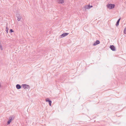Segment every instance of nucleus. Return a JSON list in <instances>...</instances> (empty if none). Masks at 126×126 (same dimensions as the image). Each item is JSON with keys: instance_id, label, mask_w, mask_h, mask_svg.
I'll list each match as a JSON object with an SVG mask.
<instances>
[{"instance_id": "obj_16", "label": "nucleus", "mask_w": 126, "mask_h": 126, "mask_svg": "<svg viewBox=\"0 0 126 126\" xmlns=\"http://www.w3.org/2000/svg\"><path fill=\"white\" fill-rule=\"evenodd\" d=\"M9 118L10 119L9 120L11 122L12 121V118L10 117H9Z\"/></svg>"}, {"instance_id": "obj_9", "label": "nucleus", "mask_w": 126, "mask_h": 126, "mask_svg": "<svg viewBox=\"0 0 126 126\" xmlns=\"http://www.w3.org/2000/svg\"><path fill=\"white\" fill-rule=\"evenodd\" d=\"M16 87L17 89H20L21 88V86L19 84H17L16 85Z\"/></svg>"}, {"instance_id": "obj_11", "label": "nucleus", "mask_w": 126, "mask_h": 126, "mask_svg": "<svg viewBox=\"0 0 126 126\" xmlns=\"http://www.w3.org/2000/svg\"><path fill=\"white\" fill-rule=\"evenodd\" d=\"M124 33L125 34H126V27L125 28L124 30Z\"/></svg>"}, {"instance_id": "obj_7", "label": "nucleus", "mask_w": 126, "mask_h": 126, "mask_svg": "<svg viewBox=\"0 0 126 126\" xmlns=\"http://www.w3.org/2000/svg\"><path fill=\"white\" fill-rule=\"evenodd\" d=\"M69 34V33H64L61 34V35L60 36L61 37H63L68 35Z\"/></svg>"}, {"instance_id": "obj_12", "label": "nucleus", "mask_w": 126, "mask_h": 126, "mask_svg": "<svg viewBox=\"0 0 126 126\" xmlns=\"http://www.w3.org/2000/svg\"><path fill=\"white\" fill-rule=\"evenodd\" d=\"M6 32L7 33H8V28L7 27H6Z\"/></svg>"}, {"instance_id": "obj_2", "label": "nucleus", "mask_w": 126, "mask_h": 126, "mask_svg": "<svg viewBox=\"0 0 126 126\" xmlns=\"http://www.w3.org/2000/svg\"><path fill=\"white\" fill-rule=\"evenodd\" d=\"M90 8V5H85L84 7H83V9L84 10L86 11L87 9H89Z\"/></svg>"}, {"instance_id": "obj_3", "label": "nucleus", "mask_w": 126, "mask_h": 126, "mask_svg": "<svg viewBox=\"0 0 126 126\" xmlns=\"http://www.w3.org/2000/svg\"><path fill=\"white\" fill-rule=\"evenodd\" d=\"M46 102H48L49 103V106H51L52 101L51 100H50L49 98H46Z\"/></svg>"}, {"instance_id": "obj_4", "label": "nucleus", "mask_w": 126, "mask_h": 126, "mask_svg": "<svg viewBox=\"0 0 126 126\" xmlns=\"http://www.w3.org/2000/svg\"><path fill=\"white\" fill-rule=\"evenodd\" d=\"M110 48L113 51L116 50L115 47L113 45H110Z\"/></svg>"}, {"instance_id": "obj_10", "label": "nucleus", "mask_w": 126, "mask_h": 126, "mask_svg": "<svg viewBox=\"0 0 126 126\" xmlns=\"http://www.w3.org/2000/svg\"><path fill=\"white\" fill-rule=\"evenodd\" d=\"M58 3H63L64 2V0H58Z\"/></svg>"}, {"instance_id": "obj_6", "label": "nucleus", "mask_w": 126, "mask_h": 126, "mask_svg": "<svg viewBox=\"0 0 126 126\" xmlns=\"http://www.w3.org/2000/svg\"><path fill=\"white\" fill-rule=\"evenodd\" d=\"M22 86L24 89L28 88L29 87L28 85L26 84H22Z\"/></svg>"}, {"instance_id": "obj_17", "label": "nucleus", "mask_w": 126, "mask_h": 126, "mask_svg": "<svg viewBox=\"0 0 126 126\" xmlns=\"http://www.w3.org/2000/svg\"><path fill=\"white\" fill-rule=\"evenodd\" d=\"M120 19H121V18H119V19H118V20H117V21L119 22V21H120Z\"/></svg>"}, {"instance_id": "obj_15", "label": "nucleus", "mask_w": 126, "mask_h": 126, "mask_svg": "<svg viewBox=\"0 0 126 126\" xmlns=\"http://www.w3.org/2000/svg\"><path fill=\"white\" fill-rule=\"evenodd\" d=\"M11 122V121H10V120H9L7 122V124L8 125L10 124Z\"/></svg>"}, {"instance_id": "obj_8", "label": "nucleus", "mask_w": 126, "mask_h": 126, "mask_svg": "<svg viewBox=\"0 0 126 126\" xmlns=\"http://www.w3.org/2000/svg\"><path fill=\"white\" fill-rule=\"evenodd\" d=\"M100 41L98 40H97L96 41V42H95L93 44V45L94 46H95L96 45H97L99 44L100 43Z\"/></svg>"}, {"instance_id": "obj_19", "label": "nucleus", "mask_w": 126, "mask_h": 126, "mask_svg": "<svg viewBox=\"0 0 126 126\" xmlns=\"http://www.w3.org/2000/svg\"><path fill=\"white\" fill-rule=\"evenodd\" d=\"M90 8H92L93 7V6L92 5H90Z\"/></svg>"}, {"instance_id": "obj_13", "label": "nucleus", "mask_w": 126, "mask_h": 126, "mask_svg": "<svg viewBox=\"0 0 126 126\" xmlns=\"http://www.w3.org/2000/svg\"><path fill=\"white\" fill-rule=\"evenodd\" d=\"M119 22L117 21V22H116V23L115 25L116 26H118L119 25Z\"/></svg>"}, {"instance_id": "obj_1", "label": "nucleus", "mask_w": 126, "mask_h": 126, "mask_svg": "<svg viewBox=\"0 0 126 126\" xmlns=\"http://www.w3.org/2000/svg\"><path fill=\"white\" fill-rule=\"evenodd\" d=\"M115 6V5L114 4L111 3L108 4L107 5V7L108 9H113Z\"/></svg>"}, {"instance_id": "obj_14", "label": "nucleus", "mask_w": 126, "mask_h": 126, "mask_svg": "<svg viewBox=\"0 0 126 126\" xmlns=\"http://www.w3.org/2000/svg\"><path fill=\"white\" fill-rule=\"evenodd\" d=\"M14 32V31L12 29H11L9 31V33H11Z\"/></svg>"}, {"instance_id": "obj_18", "label": "nucleus", "mask_w": 126, "mask_h": 126, "mask_svg": "<svg viewBox=\"0 0 126 126\" xmlns=\"http://www.w3.org/2000/svg\"><path fill=\"white\" fill-rule=\"evenodd\" d=\"M1 87V85L0 82V88Z\"/></svg>"}, {"instance_id": "obj_5", "label": "nucleus", "mask_w": 126, "mask_h": 126, "mask_svg": "<svg viewBox=\"0 0 126 126\" xmlns=\"http://www.w3.org/2000/svg\"><path fill=\"white\" fill-rule=\"evenodd\" d=\"M16 17L17 18V20L18 21H19L21 18V16L19 14H16Z\"/></svg>"}]
</instances>
